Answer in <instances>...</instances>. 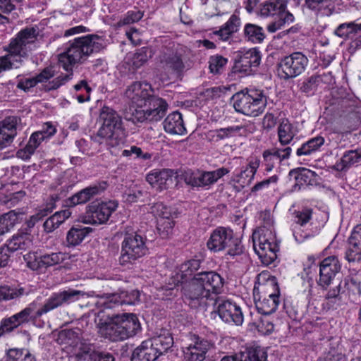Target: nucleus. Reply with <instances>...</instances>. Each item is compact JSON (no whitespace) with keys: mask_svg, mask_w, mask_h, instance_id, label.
Instances as JSON below:
<instances>
[{"mask_svg":"<svg viewBox=\"0 0 361 361\" xmlns=\"http://www.w3.org/2000/svg\"><path fill=\"white\" fill-rule=\"evenodd\" d=\"M207 248L213 252L226 251L225 256L234 259L245 252L240 238L228 227L219 226L215 228L207 242Z\"/></svg>","mask_w":361,"mask_h":361,"instance_id":"nucleus-5","label":"nucleus"},{"mask_svg":"<svg viewBox=\"0 0 361 361\" xmlns=\"http://www.w3.org/2000/svg\"><path fill=\"white\" fill-rule=\"evenodd\" d=\"M201 263L200 259H192L181 264L180 269L181 279L186 280L188 277L191 276L195 271L200 269Z\"/></svg>","mask_w":361,"mask_h":361,"instance_id":"nucleus-53","label":"nucleus"},{"mask_svg":"<svg viewBox=\"0 0 361 361\" xmlns=\"http://www.w3.org/2000/svg\"><path fill=\"white\" fill-rule=\"evenodd\" d=\"M325 143V139L321 135L314 137L303 143L296 151L298 157L307 156L318 151Z\"/></svg>","mask_w":361,"mask_h":361,"instance_id":"nucleus-46","label":"nucleus"},{"mask_svg":"<svg viewBox=\"0 0 361 361\" xmlns=\"http://www.w3.org/2000/svg\"><path fill=\"white\" fill-rule=\"evenodd\" d=\"M302 8L317 15L330 16L335 11V0H305Z\"/></svg>","mask_w":361,"mask_h":361,"instance_id":"nucleus-30","label":"nucleus"},{"mask_svg":"<svg viewBox=\"0 0 361 361\" xmlns=\"http://www.w3.org/2000/svg\"><path fill=\"white\" fill-rule=\"evenodd\" d=\"M229 170L221 167L214 171H204L197 170L195 171L188 170L183 173L184 182L192 188H209L224 176L228 174Z\"/></svg>","mask_w":361,"mask_h":361,"instance_id":"nucleus-12","label":"nucleus"},{"mask_svg":"<svg viewBox=\"0 0 361 361\" xmlns=\"http://www.w3.org/2000/svg\"><path fill=\"white\" fill-rule=\"evenodd\" d=\"M163 126L166 133L173 135H183L186 131L182 115L178 111L169 114L164 121Z\"/></svg>","mask_w":361,"mask_h":361,"instance_id":"nucleus-36","label":"nucleus"},{"mask_svg":"<svg viewBox=\"0 0 361 361\" xmlns=\"http://www.w3.org/2000/svg\"><path fill=\"white\" fill-rule=\"evenodd\" d=\"M27 267L34 271H40L62 263L66 254L62 252L40 254L30 252L24 256Z\"/></svg>","mask_w":361,"mask_h":361,"instance_id":"nucleus-13","label":"nucleus"},{"mask_svg":"<svg viewBox=\"0 0 361 361\" xmlns=\"http://www.w3.org/2000/svg\"><path fill=\"white\" fill-rule=\"evenodd\" d=\"M76 361H97L98 352L95 351L90 343L85 342L74 352Z\"/></svg>","mask_w":361,"mask_h":361,"instance_id":"nucleus-49","label":"nucleus"},{"mask_svg":"<svg viewBox=\"0 0 361 361\" xmlns=\"http://www.w3.org/2000/svg\"><path fill=\"white\" fill-rule=\"evenodd\" d=\"M250 329H256L262 335H268L274 331V326L268 317H258L257 321L250 324Z\"/></svg>","mask_w":361,"mask_h":361,"instance_id":"nucleus-51","label":"nucleus"},{"mask_svg":"<svg viewBox=\"0 0 361 361\" xmlns=\"http://www.w3.org/2000/svg\"><path fill=\"white\" fill-rule=\"evenodd\" d=\"M157 327L153 338L144 341L137 347L131 357V361H155L173 345L172 333L162 327V318L156 322Z\"/></svg>","mask_w":361,"mask_h":361,"instance_id":"nucleus-4","label":"nucleus"},{"mask_svg":"<svg viewBox=\"0 0 361 361\" xmlns=\"http://www.w3.org/2000/svg\"><path fill=\"white\" fill-rule=\"evenodd\" d=\"M279 243L271 229L263 231L258 238L257 243L254 240V250L263 264L269 265L276 259Z\"/></svg>","mask_w":361,"mask_h":361,"instance_id":"nucleus-11","label":"nucleus"},{"mask_svg":"<svg viewBox=\"0 0 361 361\" xmlns=\"http://www.w3.org/2000/svg\"><path fill=\"white\" fill-rule=\"evenodd\" d=\"M345 258L351 263L361 261V246L356 244H348L345 251Z\"/></svg>","mask_w":361,"mask_h":361,"instance_id":"nucleus-64","label":"nucleus"},{"mask_svg":"<svg viewBox=\"0 0 361 361\" xmlns=\"http://www.w3.org/2000/svg\"><path fill=\"white\" fill-rule=\"evenodd\" d=\"M259 165L260 160L258 158H251L248 164L245 166H243L240 171L235 175L233 180L242 187L250 185L254 180Z\"/></svg>","mask_w":361,"mask_h":361,"instance_id":"nucleus-29","label":"nucleus"},{"mask_svg":"<svg viewBox=\"0 0 361 361\" xmlns=\"http://www.w3.org/2000/svg\"><path fill=\"white\" fill-rule=\"evenodd\" d=\"M254 299L258 312L265 316L274 313L280 303V299L257 296L256 293H255Z\"/></svg>","mask_w":361,"mask_h":361,"instance_id":"nucleus-39","label":"nucleus"},{"mask_svg":"<svg viewBox=\"0 0 361 361\" xmlns=\"http://www.w3.org/2000/svg\"><path fill=\"white\" fill-rule=\"evenodd\" d=\"M106 187L107 184L104 181L87 187L66 199V206L73 207L78 204H85L94 195L104 191Z\"/></svg>","mask_w":361,"mask_h":361,"instance_id":"nucleus-20","label":"nucleus"},{"mask_svg":"<svg viewBox=\"0 0 361 361\" xmlns=\"http://www.w3.org/2000/svg\"><path fill=\"white\" fill-rule=\"evenodd\" d=\"M288 176L295 181L294 190H300L304 185H313L317 183V173L306 168H297L289 171Z\"/></svg>","mask_w":361,"mask_h":361,"instance_id":"nucleus-28","label":"nucleus"},{"mask_svg":"<svg viewBox=\"0 0 361 361\" xmlns=\"http://www.w3.org/2000/svg\"><path fill=\"white\" fill-rule=\"evenodd\" d=\"M195 275L197 278V281L209 290L211 300H216V295L222 293L224 281L216 271H201Z\"/></svg>","mask_w":361,"mask_h":361,"instance_id":"nucleus-18","label":"nucleus"},{"mask_svg":"<svg viewBox=\"0 0 361 361\" xmlns=\"http://www.w3.org/2000/svg\"><path fill=\"white\" fill-rule=\"evenodd\" d=\"M245 39L252 44H261L266 37L263 27L253 23H246L243 28Z\"/></svg>","mask_w":361,"mask_h":361,"instance_id":"nucleus-42","label":"nucleus"},{"mask_svg":"<svg viewBox=\"0 0 361 361\" xmlns=\"http://www.w3.org/2000/svg\"><path fill=\"white\" fill-rule=\"evenodd\" d=\"M182 291L185 302L192 308H197L204 303V300H211L209 290L197 281L195 275L189 283L183 285Z\"/></svg>","mask_w":361,"mask_h":361,"instance_id":"nucleus-14","label":"nucleus"},{"mask_svg":"<svg viewBox=\"0 0 361 361\" xmlns=\"http://www.w3.org/2000/svg\"><path fill=\"white\" fill-rule=\"evenodd\" d=\"M176 173L172 169H155L147 175L146 180L154 188L161 191L167 189L173 184V178L176 176Z\"/></svg>","mask_w":361,"mask_h":361,"instance_id":"nucleus-22","label":"nucleus"},{"mask_svg":"<svg viewBox=\"0 0 361 361\" xmlns=\"http://www.w3.org/2000/svg\"><path fill=\"white\" fill-rule=\"evenodd\" d=\"M39 35V29L35 25L22 29L12 37L3 48L7 54L0 56V73L21 67L29 54L37 48Z\"/></svg>","mask_w":361,"mask_h":361,"instance_id":"nucleus-3","label":"nucleus"},{"mask_svg":"<svg viewBox=\"0 0 361 361\" xmlns=\"http://www.w3.org/2000/svg\"><path fill=\"white\" fill-rule=\"evenodd\" d=\"M44 140H46V138L41 133L38 131L33 133L25 148L17 152V157L24 160L30 159L31 155L34 154L36 149Z\"/></svg>","mask_w":361,"mask_h":361,"instance_id":"nucleus-41","label":"nucleus"},{"mask_svg":"<svg viewBox=\"0 0 361 361\" xmlns=\"http://www.w3.org/2000/svg\"><path fill=\"white\" fill-rule=\"evenodd\" d=\"M361 161V148L348 150L344 152L341 159L336 161L332 169L338 171H345L352 166L360 163Z\"/></svg>","mask_w":361,"mask_h":361,"instance_id":"nucleus-35","label":"nucleus"},{"mask_svg":"<svg viewBox=\"0 0 361 361\" xmlns=\"http://www.w3.org/2000/svg\"><path fill=\"white\" fill-rule=\"evenodd\" d=\"M319 80L315 75L305 79L300 85V90L307 95L314 94L319 87Z\"/></svg>","mask_w":361,"mask_h":361,"instance_id":"nucleus-62","label":"nucleus"},{"mask_svg":"<svg viewBox=\"0 0 361 361\" xmlns=\"http://www.w3.org/2000/svg\"><path fill=\"white\" fill-rule=\"evenodd\" d=\"M84 293L77 290L68 289L59 293H54L48 298L44 304L39 302V299L30 303L28 307L25 308L20 312L13 316H29L30 314L35 313L37 316L47 314L51 310L62 305L64 303H70L78 300L79 295H83Z\"/></svg>","mask_w":361,"mask_h":361,"instance_id":"nucleus-7","label":"nucleus"},{"mask_svg":"<svg viewBox=\"0 0 361 361\" xmlns=\"http://www.w3.org/2000/svg\"><path fill=\"white\" fill-rule=\"evenodd\" d=\"M192 336L194 338V343L184 350L185 357L188 361H203L210 348V344L207 341L200 339L195 335Z\"/></svg>","mask_w":361,"mask_h":361,"instance_id":"nucleus-26","label":"nucleus"},{"mask_svg":"<svg viewBox=\"0 0 361 361\" xmlns=\"http://www.w3.org/2000/svg\"><path fill=\"white\" fill-rule=\"evenodd\" d=\"M113 203L92 202L87 207L85 214L82 218V221L88 224H102L107 221L113 211Z\"/></svg>","mask_w":361,"mask_h":361,"instance_id":"nucleus-15","label":"nucleus"},{"mask_svg":"<svg viewBox=\"0 0 361 361\" xmlns=\"http://www.w3.org/2000/svg\"><path fill=\"white\" fill-rule=\"evenodd\" d=\"M341 267V264L336 256H330L324 259L319 264L318 286L323 289H326L336 275L340 271Z\"/></svg>","mask_w":361,"mask_h":361,"instance_id":"nucleus-17","label":"nucleus"},{"mask_svg":"<svg viewBox=\"0 0 361 361\" xmlns=\"http://www.w3.org/2000/svg\"><path fill=\"white\" fill-rule=\"evenodd\" d=\"M102 42L103 39L97 35L75 37L58 55L59 64L67 73L56 75V68L48 66L34 77L18 78L16 87L27 92L38 83H46L44 89L47 91L57 90L72 80L75 66L84 63L89 56L98 52L102 48Z\"/></svg>","mask_w":361,"mask_h":361,"instance_id":"nucleus-1","label":"nucleus"},{"mask_svg":"<svg viewBox=\"0 0 361 361\" xmlns=\"http://www.w3.org/2000/svg\"><path fill=\"white\" fill-rule=\"evenodd\" d=\"M286 7V0H270L262 5L260 13L264 17L276 16L278 18H283L285 14L290 13Z\"/></svg>","mask_w":361,"mask_h":361,"instance_id":"nucleus-31","label":"nucleus"},{"mask_svg":"<svg viewBox=\"0 0 361 361\" xmlns=\"http://www.w3.org/2000/svg\"><path fill=\"white\" fill-rule=\"evenodd\" d=\"M357 121V116L355 112H350L348 117L345 116H341L338 123L339 126H335L334 132L341 134L349 133L355 128Z\"/></svg>","mask_w":361,"mask_h":361,"instance_id":"nucleus-47","label":"nucleus"},{"mask_svg":"<svg viewBox=\"0 0 361 361\" xmlns=\"http://www.w3.org/2000/svg\"><path fill=\"white\" fill-rule=\"evenodd\" d=\"M148 249L146 246L145 238L137 233H128L126 232L122 243L121 255L119 262L126 265L147 254Z\"/></svg>","mask_w":361,"mask_h":361,"instance_id":"nucleus-9","label":"nucleus"},{"mask_svg":"<svg viewBox=\"0 0 361 361\" xmlns=\"http://www.w3.org/2000/svg\"><path fill=\"white\" fill-rule=\"evenodd\" d=\"M19 118L8 116L0 121V149L9 146L17 135V125Z\"/></svg>","mask_w":361,"mask_h":361,"instance_id":"nucleus-23","label":"nucleus"},{"mask_svg":"<svg viewBox=\"0 0 361 361\" xmlns=\"http://www.w3.org/2000/svg\"><path fill=\"white\" fill-rule=\"evenodd\" d=\"M19 0H0V24H6L8 19L5 14L11 13L15 9Z\"/></svg>","mask_w":361,"mask_h":361,"instance_id":"nucleus-61","label":"nucleus"},{"mask_svg":"<svg viewBox=\"0 0 361 361\" xmlns=\"http://www.w3.org/2000/svg\"><path fill=\"white\" fill-rule=\"evenodd\" d=\"M102 126L98 130V135L106 141L111 140L113 137V111L109 107H103L100 114Z\"/></svg>","mask_w":361,"mask_h":361,"instance_id":"nucleus-38","label":"nucleus"},{"mask_svg":"<svg viewBox=\"0 0 361 361\" xmlns=\"http://www.w3.org/2000/svg\"><path fill=\"white\" fill-rule=\"evenodd\" d=\"M292 149L290 147H273L267 149L262 152V166L267 172H271L277 163L288 159L290 157Z\"/></svg>","mask_w":361,"mask_h":361,"instance_id":"nucleus-19","label":"nucleus"},{"mask_svg":"<svg viewBox=\"0 0 361 361\" xmlns=\"http://www.w3.org/2000/svg\"><path fill=\"white\" fill-rule=\"evenodd\" d=\"M32 245L31 236L27 233H18L6 240L4 245L11 252L25 251Z\"/></svg>","mask_w":361,"mask_h":361,"instance_id":"nucleus-34","label":"nucleus"},{"mask_svg":"<svg viewBox=\"0 0 361 361\" xmlns=\"http://www.w3.org/2000/svg\"><path fill=\"white\" fill-rule=\"evenodd\" d=\"M231 101L238 113L256 117L264 112L267 97L262 90L245 88L235 93Z\"/></svg>","mask_w":361,"mask_h":361,"instance_id":"nucleus-6","label":"nucleus"},{"mask_svg":"<svg viewBox=\"0 0 361 361\" xmlns=\"http://www.w3.org/2000/svg\"><path fill=\"white\" fill-rule=\"evenodd\" d=\"M71 212L69 209H66L56 212L52 216L49 217L44 223V231L47 233L52 232L60 226L71 215Z\"/></svg>","mask_w":361,"mask_h":361,"instance_id":"nucleus-43","label":"nucleus"},{"mask_svg":"<svg viewBox=\"0 0 361 361\" xmlns=\"http://www.w3.org/2000/svg\"><path fill=\"white\" fill-rule=\"evenodd\" d=\"M159 67L166 74L179 73L184 69L180 55L176 52H163L159 56Z\"/></svg>","mask_w":361,"mask_h":361,"instance_id":"nucleus-25","label":"nucleus"},{"mask_svg":"<svg viewBox=\"0 0 361 361\" xmlns=\"http://www.w3.org/2000/svg\"><path fill=\"white\" fill-rule=\"evenodd\" d=\"M257 296L279 299L280 289L275 276H268L264 283H259V286H255L253 294Z\"/></svg>","mask_w":361,"mask_h":361,"instance_id":"nucleus-32","label":"nucleus"},{"mask_svg":"<svg viewBox=\"0 0 361 361\" xmlns=\"http://www.w3.org/2000/svg\"><path fill=\"white\" fill-rule=\"evenodd\" d=\"M80 334L79 329L76 331L71 329L63 330L59 332L57 341L61 345H65V348H73L75 352L82 343L86 342L80 338Z\"/></svg>","mask_w":361,"mask_h":361,"instance_id":"nucleus-37","label":"nucleus"},{"mask_svg":"<svg viewBox=\"0 0 361 361\" xmlns=\"http://www.w3.org/2000/svg\"><path fill=\"white\" fill-rule=\"evenodd\" d=\"M295 20L294 16L292 13H286L283 18H279L278 20L272 22L267 25V30L271 32H275L278 30L281 29L286 25L292 23Z\"/></svg>","mask_w":361,"mask_h":361,"instance_id":"nucleus-63","label":"nucleus"},{"mask_svg":"<svg viewBox=\"0 0 361 361\" xmlns=\"http://www.w3.org/2000/svg\"><path fill=\"white\" fill-rule=\"evenodd\" d=\"M92 231L90 227L82 226H73L67 233L66 245L68 247H75L80 245L85 238Z\"/></svg>","mask_w":361,"mask_h":361,"instance_id":"nucleus-40","label":"nucleus"},{"mask_svg":"<svg viewBox=\"0 0 361 361\" xmlns=\"http://www.w3.org/2000/svg\"><path fill=\"white\" fill-rule=\"evenodd\" d=\"M295 133L293 126L288 120H283L278 127L279 141L281 145H288L293 139Z\"/></svg>","mask_w":361,"mask_h":361,"instance_id":"nucleus-48","label":"nucleus"},{"mask_svg":"<svg viewBox=\"0 0 361 361\" xmlns=\"http://www.w3.org/2000/svg\"><path fill=\"white\" fill-rule=\"evenodd\" d=\"M18 221V216L11 210L0 216V236L8 232Z\"/></svg>","mask_w":361,"mask_h":361,"instance_id":"nucleus-50","label":"nucleus"},{"mask_svg":"<svg viewBox=\"0 0 361 361\" xmlns=\"http://www.w3.org/2000/svg\"><path fill=\"white\" fill-rule=\"evenodd\" d=\"M267 353L264 348L252 345L245 351L231 356H224L221 361H267Z\"/></svg>","mask_w":361,"mask_h":361,"instance_id":"nucleus-24","label":"nucleus"},{"mask_svg":"<svg viewBox=\"0 0 361 361\" xmlns=\"http://www.w3.org/2000/svg\"><path fill=\"white\" fill-rule=\"evenodd\" d=\"M130 101L129 107L133 122H153L160 121L166 114V100L153 94L151 85L147 82H134L126 91Z\"/></svg>","mask_w":361,"mask_h":361,"instance_id":"nucleus-2","label":"nucleus"},{"mask_svg":"<svg viewBox=\"0 0 361 361\" xmlns=\"http://www.w3.org/2000/svg\"><path fill=\"white\" fill-rule=\"evenodd\" d=\"M240 25V18L234 13L231 16L230 18L219 30L214 31L213 34L218 36L221 41H228L234 33L238 31Z\"/></svg>","mask_w":361,"mask_h":361,"instance_id":"nucleus-33","label":"nucleus"},{"mask_svg":"<svg viewBox=\"0 0 361 361\" xmlns=\"http://www.w3.org/2000/svg\"><path fill=\"white\" fill-rule=\"evenodd\" d=\"M307 57L300 51L282 57L278 63V73L281 78L289 80L301 75L307 66Z\"/></svg>","mask_w":361,"mask_h":361,"instance_id":"nucleus-10","label":"nucleus"},{"mask_svg":"<svg viewBox=\"0 0 361 361\" xmlns=\"http://www.w3.org/2000/svg\"><path fill=\"white\" fill-rule=\"evenodd\" d=\"M151 56V50L147 47H142L133 54L132 65L135 68H138L144 65Z\"/></svg>","mask_w":361,"mask_h":361,"instance_id":"nucleus-57","label":"nucleus"},{"mask_svg":"<svg viewBox=\"0 0 361 361\" xmlns=\"http://www.w3.org/2000/svg\"><path fill=\"white\" fill-rule=\"evenodd\" d=\"M312 209L310 208H304L301 211L295 212V223L293 226V236L298 243L303 242L305 239L313 236L310 232L303 231L301 227L305 226L310 221L312 218Z\"/></svg>","mask_w":361,"mask_h":361,"instance_id":"nucleus-27","label":"nucleus"},{"mask_svg":"<svg viewBox=\"0 0 361 361\" xmlns=\"http://www.w3.org/2000/svg\"><path fill=\"white\" fill-rule=\"evenodd\" d=\"M214 305L216 306L215 312L219 316H243V312L240 306L230 300H214Z\"/></svg>","mask_w":361,"mask_h":361,"instance_id":"nucleus-44","label":"nucleus"},{"mask_svg":"<svg viewBox=\"0 0 361 361\" xmlns=\"http://www.w3.org/2000/svg\"><path fill=\"white\" fill-rule=\"evenodd\" d=\"M228 59L221 55L211 56L209 59V68L213 74H220L225 68Z\"/></svg>","mask_w":361,"mask_h":361,"instance_id":"nucleus-56","label":"nucleus"},{"mask_svg":"<svg viewBox=\"0 0 361 361\" xmlns=\"http://www.w3.org/2000/svg\"><path fill=\"white\" fill-rule=\"evenodd\" d=\"M141 330L137 317H125L118 324L114 322V341L132 337Z\"/></svg>","mask_w":361,"mask_h":361,"instance_id":"nucleus-21","label":"nucleus"},{"mask_svg":"<svg viewBox=\"0 0 361 361\" xmlns=\"http://www.w3.org/2000/svg\"><path fill=\"white\" fill-rule=\"evenodd\" d=\"M157 230L162 238H167L173 231L174 221L173 216L157 219Z\"/></svg>","mask_w":361,"mask_h":361,"instance_id":"nucleus-54","label":"nucleus"},{"mask_svg":"<svg viewBox=\"0 0 361 361\" xmlns=\"http://www.w3.org/2000/svg\"><path fill=\"white\" fill-rule=\"evenodd\" d=\"M345 285L353 295H361V272L357 271L345 279Z\"/></svg>","mask_w":361,"mask_h":361,"instance_id":"nucleus-55","label":"nucleus"},{"mask_svg":"<svg viewBox=\"0 0 361 361\" xmlns=\"http://www.w3.org/2000/svg\"><path fill=\"white\" fill-rule=\"evenodd\" d=\"M98 331L101 336L112 340L113 317H102L98 322Z\"/></svg>","mask_w":361,"mask_h":361,"instance_id":"nucleus-58","label":"nucleus"},{"mask_svg":"<svg viewBox=\"0 0 361 361\" xmlns=\"http://www.w3.org/2000/svg\"><path fill=\"white\" fill-rule=\"evenodd\" d=\"M24 291L23 288L9 286H0V301L16 299L23 295Z\"/></svg>","mask_w":361,"mask_h":361,"instance_id":"nucleus-52","label":"nucleus"},{"mask_svg":"<svg viewBox=\"0 0 361 361\" xmlns=\"http://www.w3.org/2000/svg\"><path fill=\"white\" fill-rule=\"evenodd\" d=\"M8 361H35L27 350L11 349L7 353Z\"/></svg>","mask_w":361,"mask_h":361,"instance_id":"nucleus-59","label":"nucleus"},{"mask_svg":"<svg viewBox=\"0 0 361 361\" xmlns=\"http://www.w3.org/2000/svg\"><path fill=\"white\" fill-rule=\"evenodd\" d=\"M260 61L259 51L256 48L250 49L238 56L233 66L234 72L250 75L255 71Z\"/></svg>","mask_w":361,"mask_h":361,"instance_id":"nucleus-16","label":"nucleus"},{"mask_svg":"<svg viewBox=\"0 0 361 361\" xmlns=\"http://www.w3.org/2000/svg\"><path fill=\"white\" fill-rule=\"evenodd\" d=\"M361 31V23L354 21L340 24L334 30L335 35L346 40L353 39Z\"/></svg>","mask_w":361,"mask_h":361,"instance_id":"nucleus-45","label":"nucleus"},{"mask_svg":"<svg viewBox=\"0 0 361 361\" xmlns=\"http://www.w3.org/2000/svg\"><path fill=\"white\" fill-rule=\"evenodd\" d=\"M127 133L122 126V120L119 116H114V156L142 158L144 160L149 159L152 155L149 153H143L140 147L129 145L127 143Z\"/></svg>","mask_w":361,"mask_h":361,"instance_id":"nucleus-8","label":"nucleus"},{"mask_svg":"<svg viewBox=\"0 0 361 361\" xmlns=\"http://www.w3.org/2000/svg\"><path fill=\"white\" fill-rule=\"evenodd\" d=\"M210 140L219 142V140L235 136L233 126L210 130L208 133Z\"/></svg>","mask_w":361,"mask_h":361,"instance_id":"nucleus-60","label":"nucleus"}]
</instances>
